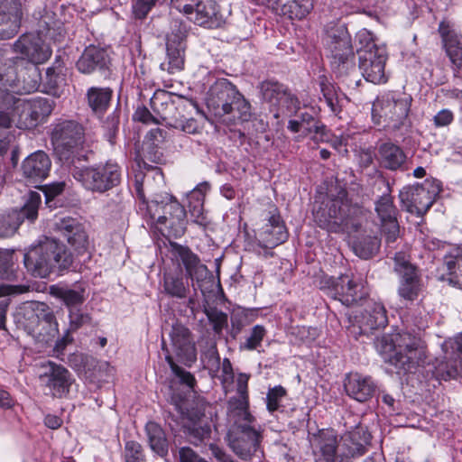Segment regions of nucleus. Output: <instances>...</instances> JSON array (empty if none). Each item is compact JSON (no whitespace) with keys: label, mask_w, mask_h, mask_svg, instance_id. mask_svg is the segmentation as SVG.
Instances as JSON below:
<instances>
[{"label":"nucleus","mask_w":462,"mask_h":462,"mask_svg":"<svg viewBox=\"0 0 462 462\" xmlns=\"http://www.w3.org/2000/svg\"><path fill=\"white\" fill-rule=\"evenodd\" d=\"M314 220L317 225L331 233L357 232L365 218V210L352 205L347 199L345 190L338 192L334 199H328L318 208H313Z\"/></svg>","instance_id":"f257e3e1"},{"label":"nucleus","mask_w":462,"mask_h":462,"mask_svg":"<svg viewBox=\"0 0 462 462\" xmlns=\"http://www.w3.org/2000/svg\"><path fill=\"white\" fill-rule=\"evenodd\" d=\"M62 32V23L54 18V14L46 12L38 22L37 32L21 35L14 43V51L30 65L42 64L51 56L50 42L60 41Z\"/></svg>","instance_id":"f03ea898"},{"label":"nucleus","mask_w":462,"mask_h":462,"mask_svg":"<svg viewBox=\"0 0 462 462\" xmlns=\"http://www.w3.org/2000/svg\"><path fill=\"white\" fill-rule=\"evenodd\" d=\"M376 348L385 361L404 372L411 371L425 358L420 337L406 331L383 336L377 340Z\"/></svg>","instance_id":"7ed1b4c3"},{"label":"nucleus","mask_w":462,"mask_h":462,"mask_svg":"<svg viewBox=\"0 0 462 462\" xmlns=\"http://www.w3.org/2000/svg\"><path fill=\"white\" fill-rule=\"evenodd\" d=\"M51 141L59 160L70 167L75 160H87L85 129L75 120H60L53 125Z\"/></svg>","instance_id":"20e7f679"},{"label":"nucleus","mask_w":462,"mask_h":462,"mask_svg":"<svg viewBox=\"0 0 462 462\" xmlns=\"http://www.w3.org/2000/svg\"><path fill=\"white\" fill-rule=\"evenodd\" d=\"M208 107L217 117L232 115L234 120L246 122L251 117V105L226 79L217 80L209 89Z\"/></svg>","instance_id":"39448f33"},{"label":"nucleus","mask_w":462,"mask_h":462,"mask_svg":"<svg viewBox=\"0 0 462 462\" xmlns=\"http://www.w3.org/2000/svg\"><path fill=\"white\" fill-rule=\"evenodd\" d=\"M170 98L166 91L159 90L154 93L151 98V105L152 108L160 113L159 104H166L167 113L161 114V119L166 123L170 127L182 131L185 134H196L201 132L204 124L203 121H199L193 117H187L184 112L188 108L197 109L195 103L184 100L178 106L173 103H167Z\"/></svg>","instance_id":"423d86ee"},{"label":"nucleus","mask_w":462,"mask_h":462,"mask_svg":"<svg viewBox=\"0 0 462 462\" xmlns=\"http://www.w3.org/2000/svg\"><path fill=\"white\" fill-rule=\"evenodd\" d=\"M226 438L232 451L244 461H250L262 450L263 430L256 421L232 424Z\"/></svg>","instance_id":"0eeeda50"},{"label":"nucleus","mask_w":462,"mask_h":462,"mask_svg":"<svg viewBox=\"0 0 462 462\" xmlns=\"http://www.w3.org/2000/svg\"><path fill=\"white\" fill-rule=\"evenodd\" d=\"M411 102V96L405 92H386L374 103L373 116L383 118L393 128H400L408 117Z\"/></svg>","instance_id":"6e6552de"},{"label":"nucleus","mask_w":462,"mask_h":462,"mask_svg":"<svg viewBox=\"0 0 462 462\" xmlns=\"http://www.w3.org/2000/svg\"><path fill=\"white\" fill-rule=\"evenodd\" d=\"M73 177L92 191L105 192L118 185L121 180L120 168L116 163L80 169L73 166L70 170Z\"/></svg>","instance_id":"1a4fd4ad"},{"label":"nucleus","mask_w":462,"mask_h":462,"mask_svg":"<svg viewBox=\"0 0 462 462\" xmlns=\"http://www.w3.org/2000/svg\"><path fill=\"white\" fill-rule=\"evenodd\" d=\"M332 69L339 76L347 74L355 68L354 51L351 37L346 28L338 26L331 29L327 37Z\"/></svg>","instance_id":"9d476101"},{"label":"nucleus","mask_w":462,"mask_h":462,"mask_svg":"<svg viewBox=\"0 0 462 462\" xmlns=\"http://www.w3.org/2000/svg\"><path fill=\"white\" fill-rule=\"evenodd\" d=\"M24 317V328L36 341L48 344L58 334L55 316L47 304L32 303L31 310H26Z\"/></svg>","instance_id":"9b49d317"},{"label":"nucleus","mask_w":462,"mask_h":462,"mask_svg":"<svg viewBox=\"0 0 462 462\" xmlns=\"http://www.w3.org/2000/svg\"><path fill=\"white\" fill-rule=\"evenodd\" d=\"M274 212L268 218V222L256 234V242L249 244V250L256 254L269 258L273 255L271 251L288 238V232L281 216Z\"/></svg>","instance_id":"f8f14e48"},{"label":"nucleus","mask_w":462,"mask_h":462,"mask_svg":"<svg viewBox=\"0 0 462 462\" xmlns=\"http://www.w3.org/2000/svg\"><path fill=\"white\" fill-rule=\"evenodd\" d=\"M39 380L54 398L68 396L70 387L75 382L73 375L66 367L52 361L40 364Z\"/></svg>","instance_id":"ddd939ff"},{"label":"nucleus","mask_w":462,"mask_h":462,"mask_svg":"<svg viewBox=\"0 0 462 462\" xmlns=\"http://www.w3.org/2000/svg\"><path fill=\"white\" fill-rule=\"evenodd\" d=\"M54 239L45 238L23 255L24 265L34 276L46 278L55 273Z\"/></svg>","instance_id":"4468645a"},{"label":"nucleus","mask_w":462,"mask_h":462,"mask_svg":"<svg viewBox=\"0 0 462 462\" xmlns=\"http://www.w3.org/2000/svg\"><path fill=\"white\" fill-rule=\"evenodd\" d=\"M41 203V194L31 191L20 210L14 209L8 213L0 214V237L14 236L25 218L31 222L34 221L38 217Z\"/></svg>","instance_id":"2eb2a0df"},{"label":"nucleus","mask_w":462,"mask_h":462,"mask_svg":"<svg viewBox=\"0 0 462 462\" xmlns=\"http://www.w3.org/2000/svg\"><path fill=\"white\" fill-rule=\"evenodd\" d=\"M250 374L241 373L236 378L237 396L227 402V414L233 424L255 422V418L249 411L248 381Z\"/></svg>","instance_id":"dca6fc26"},{"label":"nucleus","mask_w":462,"mask_h":462,"mask_svg":"<svg viewBox=\"0 0 462 462\" xmlns=\"http://www.w3.org/2000/svg\"><path fill=\"white\" fill-rule=\"evenodd\" d=\"M394 270L401 277L399 295L406 300H414L420 291V278L416 267L410 263L405 253L399 252L394 255Z\"/></svg>","instance_id":"f3484780"},{"label":"nucleus","mask_w":462,"mask_h":462,"mask_svg":"<svg viewBox=\"0 0 462 462\" xmlns=\"http://www.w3.org/2000/svg\"><path fill=\"white\" fill-rule=\"evenodd\" d=\"M53 230L62 236L77 254L88 251V236L84 226L76 218L66 217L58 218L53 224Z\"/></svg>","instance_id":"a211bd4d"},{"label":"nucleus","mask_w":462,"mask_h":462,"mask_svg":"<svg viewBox=\"0 0 462 462\" xmlns=\"http://www.w3.org/2000/svg\"><path fill=\"white\" fill-rule=\"evenodd\" d=\"M171 351L180 362L190 365L197 359L195 341L190 330L182 324L172 325L171 332Z\"/></svg>","instance_id":"6ab92c4d"},{"label":"nucleus","mask_w":462,"mask_h":462,"mask_svg":"<svg viewBox=\"0 0 462 462\" xmlns=\"http://www.w3.org/2000/svg\"><path fill=\"white\" fill-rule=\"evenodd\" d=\"M23 16L21 0H0V40L13 38Z\"/></svg>","instance_id":"aec40b11"},{"label":"nucleus","mask_w":462,"mask_h":462,"mask_svg":"<svg viewBox=\"0 0 462 462\" xmlns=\"http://www.w3.org/2000/svg\"><path fill=\"white\" fill-rule=\"evenodd\" d=\"M375 211L382 223V232L387 245L394 243L400 233L397 222V209L391 195L384 194L375 202Z\"/></svg>","instance_id":"412c9836"},{"label":"nucleus","mask_w":462,"mask_h":462,"mask_svg":"<svg viewBox=\"0 0 462 462\" xmlns=\"http://www.w3.org/2000/svg\"><path fill=\"white\" fill-rule=\"evenodd\" d=\"M332 295L346 306L356 304L365 299L368 291L361 282L356 281L348 275H341L332 284Z\"/></svg>","instance_id":"4be33fe9"},{"label":"nucleus","mask_w":462,"mask_h":462,"mask_svg":"<svg viewBox=\"0 0 462 462\" xmlns=\"http://www.w3.org/2000/svg\"><path fill=\"white\" fill-rule=\"evenodd\" d=\"M371 435L363 428L345 433L338 444L337 453L342 460H349L366 452V446L370 444Z\"/></svg>","instance_id":"5701e85b"},{"label":"nucleus","mask_w":462,"mask_h":462,"mask_svg":"<svg viewBox=\"0 0 462 462\" xmlns=\"http://www.w3.org/2000/svg\"><path fill=\"white\" fill-rule=\"evenodd\" d=\"M3 102L8 108L9 106H14L17 127L32 128L41 121L31 101L16 97L14 94L5 92L3 94Z\"/></svg>","instance_id":"b1692460"},{"label":"nucleus","mask_w":462,"mask_h":462,"mask_svg":"<svg viewBox=\"0 0 462 462\" xmlns=\"http://www.w3.org/2000/svg\"><path fill=\"white\" fill-rule=\"evenodd\" d=\"M317 462H335L337 452V437L331 430H322L310 437Z\"/></svg>","instance_id":"393cba45"},{"label":"nucleus","mask_w":462,"mask_h":462,"mask_svg":"<svg viewBox=\"0 0 462 462\" xmlns=\"http://www.w3.org/2000/svg\"><path fill=\"white\" fill-rule=\"evenodd\" d=\"M171 253L172 256L182 263L186 274L191 280L203 279L208 272L206 265L200 263L199 258L189 247L171 242Z\"/></svg>","instance_id":"a878e982"},{"label":"nucleus","mask_w":462,"mask_h":462,"mask_svg":"<svg viewBox=\"0 0 462 462\" xmlns=\"http://www.w3.org/2000/svg\"><path fill=\"white\" fill-rule=\"evenodd\" d=\"M344 388L350 398L359 402H365L374 396L376 384L370 376L356 373L349 374L346 377Z\"/></svg>","instance_id":"bb28decb"},{"label":"nucleus","mask_w":462,"mask_h":462,"mask_svg":"<svg viewBox=\"0 0 462 462\" xmlns=\"http://www.w3.org/2000/svg\"><path fill=\"white\" fill-rule=\"evenodd\" d=\"M173 209L174 217L169 218L167 215L159 216L157 225L160 232L168 238H178L186 231V211L178 202L173 201L170 208Z\"/></svg>","instance_id":"cd10ccee"},{"label":"nucleus","mask_w":462,"mask_h":462,"mask_svg":"<svg viewBox=\"0 0 462 462\" xmlns=\"http://www.w3.org/2000/svg\"><path fill=\"white\" fill-rule=\"evenodd\" d=\"M51 161L43 151L32 152L23 161L22 165L24 178L32 182L42 181L49 175Z\"/></svg>","instance_id":"c85d7f7f"},{"label":"nucleus","mask_w":462,"mask_h":462,"mask_svg":"<svg viewBox=\"0 0 462 462\" xmlns=\"http://www.w3.org/2000/svg\"><path fill=\"white\" fill-rule=\"evenodd\" d=\"M400 199L409 212L417 215L425 214L434 202L430 191L421 186L402 190Z\"/></svg>","instance_id":"c756f323"},{"label":"nucleus","mask_w":462,"mask_h":462,"mask_svg":"<svg viewBox=\"0 0 462 462\" xmlns=\"http://www.w3.org/2000/svg\"><path fill=\"white\" fill-rule=\"evenodd\" d=\"M439 32L455 73L462 71V36L457 35L445 22L439 23Z\"/></svg>","instance_id":"7c9ffc66"},{"label":"nucleus","mask_w":462,"mask_h":462,"mask_svg":"<svg viewBox=\"0 0 462 462\" xmlns=\"http://www.w3.org/2000/svg\"><path fill=\"white\" fill-rule=\"evenodd\" d=\"M377 160L381 167L389 171L406 170L407 156L402 149L391 143H383L378 147Z\"/></svg>","instance_id":"2f4dec72"},{"label":"nucleus","mask_w":462,"mask_h":462,"mask_svg":"<svg viewBox=\"0 0 462 462\" xmlns=\"http://www.w3.org/2000/svg\"><path fill=\"white\" fill-rule=\"evenodd\" d=\"M108 62L109 57L105 49L89 45L79 59L77 68L81 73L90 74L97 69L106 68Z\"/></svg>","instance_id":"473e14b6"},{"label":"nucleus","mask_w":462,"mask_h":462,"mask_svg":"<svg viewBox=\"0 0 462 462\" xmlns=\"http://www.w3.org/2000/svg\"><path fill=\"white\" fill-rule=\"evenodd\" d=\"M188 19L199 26H217L220 19L217 3L214 0H199Z\"/></svg>","instance_id":"72a5a7b5"},{"label":"nucleus","mask_w":462,"mask_h":462,"mask_svg":"<svg viewBox=\"0 0 462 462\" xmlns=\"http://www.w3.org/2000/svg\"><path fill=\"white\" fill-rule=\"evenodd\" d=\"M357 39L360 45L357 49L359 65L376 61L381 58L382 60L387 59L385 48L383 46H377L369 32H359Z\"/></svg>","instance_id":"f704fd0d"},{"label":"nucleus","mask_w":462,"mask_h":462,"mask_svg":"<svg viewBox=\"0 0 462 462\" xmlns=\"http://www.w3.org/2000/svg\"><path fill=\"white\" fill-rule=\"evenodd\" d=\"M387 322L385 308L380 302H369L358 319L363 332L383 328Z\"/></svg>","instance_id":"c9c22d12"},{"label":"nucleus","mask_w":462,"mask_h":462,"mask_svg":"<svg viewBox=\"0 0 462 462\" xmlns=\"http://www.w3.org/2000/svg\"><path fill=\"white\" fill-rule=\"evenodd\" d=\"M276 9L290 19L301 20L314 8V0H274Z\"/></svg>","instance_id":"e433bc0d"},{"label":"nucleus","mask_w":462,"mask_h":462,"mask_svg":"<svg viewBox=\"0 0 462 462\" xmlns=\"http://www.w3.org/2000/svg\"><path fill=\"white\" fill-rule=\"evenodd\" d=\"M208 189L209 184L208 182H202L194 188L187 196L190 217L193 218L194 223L200 226L204 225L206 219L204 217L203 206L205 196Z\"/></svg>","instance_id":"4c0bfd02"},{"label":"nucleus","mask_w":462,"mask_h":462,"mask_svg":"<svg viewBox=\"0 0 462 462\" xmlns=\"http://www.w3.org/2000/svg\"><path fill=\"white\" fill-rule=\"evenodd\" d=\"M51 294L61 300L69 311L80 307L86 300L84 289L74 290L64 286H51Z\"/></svg>","instance_id":"58836bf2"},{"label":"nucleus","mask_w":462,"mask_h":462,"mask_svg":"<svg viewBox=\"0 0 462 462\" xmlns=\"http://www.w3.org/2000/svg\"><path fill=\"white\" fill-rule=\"evenodd\" d=\"M150 448L161 457L168 454V440L162 427L153 421H149L145 426Z\"/></svg>","instance_id":"ea45409f"},{"label":"nucleus","mask_w":462,"mask_h":462,"mask_svg":"<svg viewBox=\"0 0 462 462\" xmlns=\"http://www.w3.org/2000/svg\"><path fill=\"white\" fill-rule=\"evenodd\" d=\"M186 44L166 43L167 61L161 68L173 74L184 68Z\"/></svg>","instance_id":"a19ab883"},{"label":"nucleus","mask_w":462,"mask_h":462,"mask_svg":"<svg viewBox=\"0 0 462 462\" xmlns=\"http://www.w3.org/2000/svg\"><path fill=\"white\" fill-rule=\"evenodd\" d=\"M112 93L109 88H90L87 93L88 106L96 114H102L109 105Z\"/></svg>","instance_id":"79ce46f5"},{"label":"nucleus","mask_w":462,"mask_h":462,"mask_svg":"<svg viewBox=\"0 0 462 462\" xmlns=\"http://www.w3.org/2000/svg\"><path fill=\"white\" fill-rule=\"evenodd\" d=\"M452 347L456 349L460 360H454L452 362L437 360V365H435L434 374L436 377L445 381L454 379L462 373V353L457 349L455 342Z\"/></svg>","instance_id":"37998d69"},{"label":"nucleus","mask_w":462,"mask_h":462,"mask_svg":"<svg viewBox=\"0 0 462 462\" xmlns=\"http://www.w3.org/2000/svg\"><path fill=\"white\" fill-rule=\"evenodd\" d=\"M282 95V97L272 112L275 118H280L281 116H291L300 109V101L298 97L284 85Z\"/></svg>","instance_id":"c03bdc74"},{"label":"nucleus","mask_w":462,"mask_h":462,"mask_svg":"<svg viewBox=\"0 0 462 462\" xmlns=\"http://www.w3.org/2000/svg\"><path fill=\"white\" fill-rule=\"evenodd\" d=\"M163 289L164 291L178 299H184L187 297L189 288L188 283L184 282L181 274L164 273L163 276Z\"/></svg>","instance_id":"a18cd8bd"},{"label":"nucleus","mask_w":462,"mask_h":462,"mask_svg":"<svg viewBox=\"0 0 462 462\" xmlns=\"http://www.w3.org/2000/svg\"><path fill=\"white\" fill-rule=\"evenodd\" d=\"M387 59L376 61H370L359 65V69L362 72L363 77L369 82L374 84H381L386 81L384 66Z\"/></svg>","instance_id":"49530a36"},{"label":"nucleus","mask_w":462,"mask_h":462,"mask_svg":"<svg viewBox=\"0 0 462 462\" xmlns=\"http://www.w3.org/2000/svg\"><path fill=\"white\" fill-rule=\"evenodd\" d=\"M282 89L283 85L278 81L266 80L261 83L260 91L263 99L269 105L271 112H273V108L282 97Z\"/></svg>","instance_id":"de8ad7c7"},{"label":"nucleus","mask_w":462,"mask_h":462,"mask_svg":"<svg viewBox=\"0 0 462 462\" xmlns=\"http://www.w3.org/2000/svg\"><path fill=\"white\" fill-rule=\"evenodd\" d=\"M282 89L283 85L278 81L266 80L261 83L260 91L263 99L269 105L271 112H273V108L282 97Z\"/></svg>","instance_id":"09e8293b"},{"label":"nucleus","mask_w":462,"mask_h":462,"mask_svg":"<svg viewBox=\"0 0 462 462\" xmlns=\"http://www.w3.org/2000/svg\"><path fill=\"white\" fill-rule=\"evenodd\" d=\"M380 247V239L375 236H367L359 238L354 243L355 254L363 259H368L377 253Z\"/></svg>","instance_id":"8fccbe9b"},{"label":"nucleus","mask_w":462,"mask_h":462,"mask_svg":"<svg viewBox=\"0 0 462 462\" xmlns=\"http://www.w3.org/2000/svg\"><path fill=\"white\" fill-rule=\"evenodd\" d=\"M18 79L23 81V89L24 92H34L38 90L41 86V71L37 65H29L24 71L19 73Z\"/></svg>","instance_id":"3c124183"},{"label":"nucleus","mask_w":462,"mask_h":462,"mask_svg":"<svg viewBox=\"0 0 462 462\" xmlns=\"http://www.w3.org/2000/svg\"><path fill=\"white\" fill-rule=\"evenodd\" d=\"M151 180H157L160 182L162 181L163 176L161 171L158 169L152 170L151 171L147 173L139 172L135 174L134 178V188L136 194L140 199H142L143 202L145 201V195H144V186L145 189L148 190H152L151 188Z\"/></svg>","instance_id":"603ef678"},{"label":"nucleus","mask_w":462,"mask_h":462,"mask_svg":"<svg viewBox=\"0 0 462 462\" xmlns=\"http://www.w3.org/2000/svg\"><path fill=\"white\" fill-rule=\"evenodd\" d=\"M54 257L55 273H60L72 265L73 254L63 243L56 239H54Z\"/></svg>","instance_id":"864d4df0"},{"label":"nucleus","mask_w":462,"mask_h":462,"mask_svg":"<svg viewBox=\"0 0 462 462\" xmlns=\"http://www.w3.org/2000/svg\"><path fill=\"white\" fill-rule=\"evenodd\" d=\"M187 35V25L180 19H172L170 25V32L166 36V43L186 44Z\"/></svg>","instance_id":"5fc2aeb1"},{"label":"nucleus","mask_w":462,"mask_h":462,"mask_svg":"<svg viewBox=\"0 0 462 462\" xmlns=\"http://www.w3.org/2000/svg\"><path fill=\"white\" fill-rule=\"evenodd\" d=\"M14 252L0 250V278L10 280L15 276Z\"/></svg>","instance_id":"6e6d98bb"},{"label":"nucleus","mask_w":462,"mask_h":462,"mask_svg":"<svg viewBox=\"0 0 462 462\" xmlns=\"http://www.w3.org/2000/svg\"><path fill=\"white\" fill-rule=\"evenodd\" d=\"M462 258L454 257V256H446L443 267L448 272V276L446 277L444 274L441 276L442 281H447L451 286H457L462 289V274L460 278L455 274V269L457 265H460V262Z\"/></svg>","instance_id":"4d7b16f0"},{"label":"nucleus","mask_w":462,"mask_h":462,"mask_svg":"<svg viewBox=\"0 0 462 462\" xmlns=\"http://www.w3.org/2000/svg\"><path fill=\"white\" fill-rule=\"evenodd\" d=\"M205 314L212 325L213 330L217 335H220L222 330L227 327V314L217 308L205 309Z\"/></svg>","instance_id":"13d9d810"},{"label":"nucleus","mask_w":462,"mask_h":462,"mask_svg":"<svg viewBox=\"0 0 462 462\" xmlns=\"http://www.w3.org/2000/svg\"><path fill=\"white\" fill-rule=\"evenodd\" d=\"M266 329L262 325H255L253 327L250 335L247 337L245 341L241 344L240 348L252 351L255 350L262 345V342L266 336Z\"/></svg>","instance_id":"bf43d9fd"},{"label":"nucleus","mask_w":462,"mask_h":462,"mask_svg":"<svg viewBox=\"0 0 462 462\" xmlns=\"http://www.w3.org/2000/svg\"><path fill=\"white\" fill-rule=\"evenodd\" d=\"M162 349H165L167 354H166V361L167 363L169 364L171 371L173 372V374L180 378V382L186 385H188L189 387L190 388H193L195 383H196V380L194 378V376L188 371L182 369L181 367H180L173 360V357L171 356V355L169 353L168 349L165 348V343L162 342Z\"/></svg>","instance_id":"052dcab7"},{"label":"nucleus","mask_w":462,"mask_h":462,"mask_svg":"<svg viewBox=\"0 0 462 462\" xmlns=\"http://www.w3.org/2000/svg\"><path fill=\"white\" fill-rule=\"evenodd\" d=\"M164 0H134L133 13L135 18L144 19L151 10Z\"/></svg>","instance_id":"680f3d73"},{"label":"nucleus","mask_w":462,"mask_h":462,"mask_svg":"<svg viewBox=\"0 0 462 462\" xmlns=\"http://www.w3.org/2000/svg\"><path fill=\"white\" fill-rule=\"evenodd\" d=\"M286 394V391L282 386H275L268 391L266 396L267 410L270 412L278 411L280 408V401Z\"/></svg>","instance_id":"e2e57ef3"},{"label":"nucleus","mask_w":462,"mask_h":462,"mask_svg":"<svg viewBox=\"0 0 462 462\" xmlns=\"http://www.w3.org/2000/svg\"><path fill=\"white\" fill-rule=\"evenodd\" d=\"M125 457L126 462L144 459L142 446L134 440L127 441L125 446Z\"/></svg>","instance_id":"0e129e2a"},{"label":"nucleus","mask_w":462,"mask_h":462,"mask_svg":"<svg viewBox=\"0 0 462 462\" xmlns=\"http://www.w3.org/2000/svg\"><path fill=\"white\" fill-rule=\"evenodd\" d=\"M69 329L73 331L79 329L83 325L88 323L90 320L88 314L82 312L79 308L75 310L71 309L69 313Z\"/></svg>","instance_id":"69168bd1"},{"label":"nucleus","mask_w":462,"mask_h":462,"mask_svg":"<svg viewBox=\"0 0 462 462\" xmlns=\"http://www.w3.org/2000/svg\"><path fill=\"white\" fill-rule=\"evenodd\" d=\"M320 88L325 98V102L330 107L332 112L337 113V104L336 98L334 97L335 94L333 87L327 82V79L325 77H323L320 80Z\"/></svg>","instance_id":"338daca9"},{"label":"nucleus","mask_w":462,"mask_h":462,"mask_svg":"<svg viewBox=\"0 0 462 462\" xmlns=\"http://www.w3.org/2000/svg\"><path fill=\"white\" fill-rule=\"evenodd\" d=\"M440 92L449 105L457 106L462 110V89L444 88Z\"/></svg>","instance_id":"774afa93"}]
</instances>
